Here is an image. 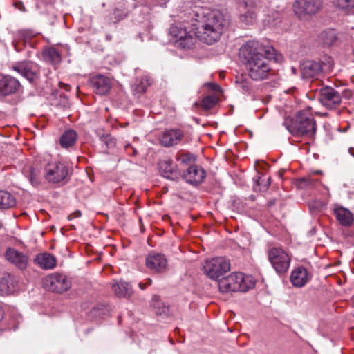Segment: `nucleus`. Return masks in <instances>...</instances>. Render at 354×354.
Returning a JSON list of instances; mask_svg holds the SVG:
<instances>
[{
  "label": "nucleus",
  "instance_id": "f257e3e1",
  "mask_svg": "<svg viewBox=\"0 0 354 354\" xmlns=\"http://www.w3.org/2000/svg\"><path fill=\"white\" fill-rule=\"evenodd\" d=\"M189 15L194 21L192 24V30H188L182 24H173L169 29L175 46L181 49L192 48L197 38L207 44H213L220 39L228 24L226 15L218 10L195 6Z\"/></svg>",
  "mask_w": 354,
  "mask_h": 354
},
{
  "label": "nucleus",
  "instance_id": "f03ea898",
  "mask_svg": "<svg viewBox=\"0 0 354 354\" xmlns=\"http://www.w3.org/2000/svg\"><path fill=\"white\" fill-rule=\"evenodd\" d=\"M281 57L272 46L258 40L247 41L245 44L246 70L248 76L254 81L267 79L271 71L270 60L278 62Z\"/></svg>",
  "mask_w": 354,
  "mask_h": 354
},
{
  "label": "nucleus",
  "instance_id": "7ed1b4c3",
  "mask_svg": "<svg viewBox=\"0 0 354 354\" xmlns=\"http://www.w3.org/2000/svg\"><path fill=\"white\" fill-rule=\"evenodd\" d=\"M283 124L295 136L313 138L316 133V122L310 110L299 111L295 118H286Z\"/></svg>",
  "mask_w": 354,
  "mask_h": 354
},
{
  "label": "nucleus",
  "instance_id": "20e7f679",
  "mask_svg": "<svg viewBox=\"0 0 354 354\" xmlns=\"http://www.w3.org/2000/svg\"><path fill=\"white\" fill-rule=\"evenodd\" d=\"M72 173V168L61 161L49 162L44 167V178L52 184H66L70 180Z\"/></svg>",
  "mask_w": 354,
  "mask_h": 354
},
{
  "label": "nucleus",
  "instance_id": "39448f33",
  "mask_svg": "<svg viewBox=\"0 0 354 354\" xmlns=\"http://www.w3.org/2000/svg\"><path fill=\"white\" fill-rule=\"evenodd\" d=\"M205 274L211 279L219 281L230 270V261L225 257H216L205 262Z\"/></svg>",
  "mask_w": 354,
  "mask_h": 354
},
{
  "label": "nucleus",
  "instance_id": "423d86ee",
  "mask_svg": "<svg viewBox=\"0 0 354 354\" xmlns=\"http://www.w3.org/2000/svg\"><path fill=\"white\" fill-rule=\"evenodd\" d=\"M268 258L272 268L278 274L288 272L290 261V255L281 247H272L268 250Z\"/></svg>",
  "mask_w": 354,
  "mask_h": 354
},
{
  "label": "nucleus",
  "instance_id": "0eeeda50",
  "mask_svg": "<svg viewBox=\"0 0 354 354\" xmlns=\"http://www.w3.org/2000/svg\"><path fill=\"white\" fill-rule=\"evenodd\" d=\"M12 69L30 82H35L39 77V66L30 61H23L12 66Z\"/></svg>",
  "mask_w": 354,
  "mask_h": 354
},
{
  "label": "nucleus",
  "instance_id": "6e6552de",
  "mask_svg": "<svg viewBox=\"0 0 354 354\" xmlns=\"http://www.w3.org/2000/svg\"><path fill=\"white\" fill-rule=\"evenodd\" d=\"M243 273L233 272L218 281V289L222 292L243 291Z\"/></svg>",
  "mask_w": 354,
  "mask_h": 354
},
{
  "label": "nucleus",
  "instance_id": "1a4fd4ad",
  "mask_svg": "<svg viewBox=\"0 0 354 354\" xmlns=\"http://www.w3.org/2000/svg\"><path fill=\"white\" fill-rule=\"evenodd\" d=\"M44 283L49 290L58 293L68 290L71 286L68 277L60 273H54L48 276L45 279Z\"/></svg>",
  "mask_w": 354,
  "mask_h": 354
},
{
  "label": "nucleus",
  "instance_id": "9d476101",
  "mask_svg": "<svg viewBox=\"0 0 354 354\" xmlns=\"http://www.w3.org/2000/svg\"><path fill=\"white\" fill-rule=\"evenodd\" d=\"M318 100L328 109H335L342 102L340 94L335 88L328 86L320 89Z\"/></svg>",
  "mask_w": 354,
  "mask_h": 354
},
{
  "label": "nucleus",
  "instance_id": "9b49d317",
  "mask_svg": "<svg viewBox=\"0 0 354 354\" xmlns=\"http://www.w3.org/2000/svg\"><path fill=\"white\" fill-rule=\"evenodd\" d=\"M145 265L151 271L160 273L167 270L168 261L163 254L150 253L146 257Z\"/></svg>",
  "mask_w": 354,
  "mask_h": 354
},
{
  "label": "nucleus",
  "instance_id": "f8f14e48",
  "mask_svg": "<svg viewBox=\"0 0 354 354\" xmlns=\"http://www.w3.org/2000/svg\"><path fill=\"white\" fill-rule=\"evenodd\" d=\"M4 257L10 263L21 270H25L28 267L29 262L28 257L13 248H7Z\"/></svg>",
  "mask_w": 354,
  "mask_h": 354
},
{
  "label": "nucleus",
  "instance_id": "ddd939ff",
  "mask_svg": "<svg viewBox=\"0 0 354 354\" xmlns=\"http://www.w3.org/2000/svg\"><path fill=\"white\" fill-rule=\"evenodd\" d=\"M322 5V0H297L295 5V11L300 17L315 15L319 10Z\"/></svg>",
  "mask_w": 354,
  "mask_h": 354
},
{
  "label": "nucleus",
  "instance_id": "4468645a",
  "mask_svg": "<svg viewBox=\"0 0 354 354\" xmlns=\"http://www.w3.org/2000/svg\"><path fill=\"white\" fill-rule=\"evenodd\" d=\"M21 88L19 80L9 75L0 78V96H8L17 93Z\"/></svg>",
  "mask_w": 354,
  "mask_h": 354
},
{
  "label": "nucleus",
  "instance_id": "2eb2a0df",
  "mask_svg": "<svg viewBox=\"0 0 354 354\" xmlns=\"http://www.w3.org/2000/svg\"><path fill=\"white\" fill-rule=\"evenodd\" d=\"M300 71L302 78H314L322 75L323 66L319 61L308 59L301 64Z\"/></svg>",
  "mask_w": 354,
  "mask_h": 354
},
{
  "label": "nucleus",
  "instance_id": "dca6fc26",
  "mask_svg": "<svg viewBox=\"0 0 354 354\" xmlns=\"http://www.w3.org/2000/svg\"><path fill=\"white\" fill-rule=\"evenodd\" d=\"M89 82L93 91L100 95L108 94L112 86L111 79L100 74L93 75Z\"/></svg>",
  "mask_w": 354,
  "mask_h": 354
},
{
  "label": "nucleus",
  "instance_id": "f3484780",
  "mask_svg": "<svg viewBox=\"0 0 354 354\" xmlns=\"http://www.w3.org/2000/svg\"><path fill=\"white\" fill-rule=\"evenodd\" d=\"M205 171L197 165L190 166L183 174V179L192 185H198L205 178Z\"/></svg>",
  "mask_w": 354,
  "mask_h": 354
},
{
  "label": "nucleus",
  "instance_id": "a211bd4d",
  "mask_svg": "<svg viewBox=\"0 0 354 354\" xmlns=\"http://www.w3.org/2000/svg\"><path fill=\"white\" fill-rule=\"evenodd\" d=\"M184 138L183 132L179 129L165 130L160 138L161 145L170 147L178 145Z\"/></svg>",
  "mask_w": 354,
  "mask_h": 354
},
{
  "label": "nucleus",
  "instance_id": "6ab92c4d",
  "mask_svg": "<svg viewBox=\"0 0 354 354\" xmlns=\"http://www.w3.org/2000/svg\"><path fill=\"white\" fill-rule=\"evenodd\" d=\"M159 171L164 178L171 180H178L180 176V173L171 160L160 162Z\"/></svg>",
  "mask_w": 354,
  "mask_h": 354
},
{
  "label": "nucleus",
  "instance_id": "aec40b11",
  "mask_svg": "<svg viewBox=\"0 0 354 354\" xmlns=\"http://www.w3.org/2000/svg\"><path fill=\"white\" fill-rule=\"evenodd\" d=\"M17 280L14 275L5 273L0 279V295L12 294L16 290Z\"/></svg>",
  "mask_w": 354,
  "mask_h": 354
},
{
  "label": "nucleus",
  "instance_id": "412c9836",
  "mask_svg": "<svg viewBox=\"0 0 354 354\" xmlns=\"http://www.w3.org/2000/svg\"><path fill=\"white\" fill-rule=\"evenodd\" d=\"M35 263L43 270H52L55 268L57 259L50 253L37 254L34 259Z\"/></svg>",
  "mask_w": 354,
  "mask_h": 354
},
{
  "label": "nucleus",
  "instance_id": "4be33fe9",
  "mask_svg": "<svg viewBox=\"0 0 354 354\" xmlns=\"http://www.w3.org/2000/svg\"><path fill=\"white\" fill-rule=\"evenodd\" d=\"M308 279V270L302 266L292 270L290 275V281L295 287H303Z\"/></svg>",
  "mask_w": 354,
  "mask_h": 354
},
{
  "label": "nucleus",
  "instance_id": "5701e85b",
  "mask_svg": "<svg viewBox=\"0 0 354 354\" xmlns=\"http://www.w3.org/2000/svg\"><path fill=\"white\" fill-rule=\"evenodd\" d=\"M38 35V32L33 29H21L16 33V38L15 39L14 47L17 51H21V49L19 47L18 43L22 41L26 44L30 39L35 37Z\"/></svg>",
  "mask_w": 354,
  "mask_h": 354
},
{
  "label": "nucleus",
  "instance_id": "b1692460",
  "mask_svg": "<svg viewBox=\"0 0 354 354\" xmlns=\"http://www.w3.org/2000/svg\"><path fill=\"white\" fill-rule=\"evenodd\" d=\"M334 214L339 223L344 226L351 225L354 221L353 214L343 207L335 208L334 209Z\"/></svg>",
  "mask_w": 354,
  "mask_h": 354
},
{
  "label": "nucleus",
  "instance_id": "393cba45",
  "mask_svg": "<svg viewBox=\"0 0 354 354\" xmlns=\"http://www.w3.org/2000/svg\"><path fill=\"white\" fill-rule=\"evenodd\" d=\"M112 290L118 297H129L133 293L131 286L123 281H114L112 283Z\"/></svg>",
  "mask_w": 354,
  "mask_h": 354
},
{
  "label": "nucleus",
  "instance_id": "a878e982",
  "mask_svg": "<svg viewBox=\"0 0 354 354\" xmlns=\"http://www.w3.org/2000/svg\"><path fill=\"white\" fill-rule=\"evenodd\" d=\"M22 173L32 186L37 187L39 185L40 171L39 169L31 165H26L24 167Z\"/></svg>",
  "mask_w": 354,
  "mask_h": 354
},
{
  "label": "nucleus",
  "instance_id": "bb28decb",
  "mask_svg": "<svg viewBox=\"0 0 354 354\" xmlns=\"http://www.w3.org/2000/svg\"><path fill=\"white\" fill-rule=\"evenodd\" d=\"M318 39L320 44L325 46H331L337 41V34L333 29H327L322 31Z\"/></svg>",
  "mask_w": 354,
  "mask_h": 354
},
{
  "label": "nucleus",
  "instance_id": "cd10ccee",
  "mask_svg": "<svg viewBox=\"0 0 354 354\" xmlns=\"http://www.w3.org/2000/svg\"><path fill=\"white\" fill-rule=\"evenodd\" d=\"M129 13V9L125 3H119L111 14L110 21L116 23L124 19Z\"/></svg>",
  "mask_w": 354,
  "mask_h": 354
},
{
  "label": "nucleus",
  "instance_id": "c85d7f7f",
  "mask_svg": "<svg viewBox=\"0 0 354 354\" xmlns=\"http://www.w3.org/2000/svg\"><path fill=\"white\" fill-rule=\"evenodd\" d=\"M15 197L7 191H0V209H6L15 207Z\"/></svg>",
  "mask_w": 354,
  "mask_h": 354
},
{
  "label": "nucleus",
  "instance_id": "c756f323",
  "mask_svg": "<svg viewBox=\"0 0 354 354\" xmlns=\"http://www.w3.org/2000/svg\"><path fill=\"white\" fill-rule=\"evenodd\" d=\"M43 57L45 62L51 64H57L61 62V55L54 47H49L44 50Z\"/></svg>",
  "mask_w": 354,
  "mask_h": 354
},
{
  "label": "nucleus",
  "instance_id": "7c9ffc66",
  "mask_svg": "<svg viewBox=\"0 0 354 354\" xmlns=\"http://www.w3.org/2000/svg\"><path fill=\"white\" fill-rule=\"evenodd\" d=\"M77 133L74 130L68 129L62 135L59 143L62 147L68 148L73 146L77 141Z\"/></svg>",
  "mask_w": 354,
  "mask_h": 354
},
{
  "label": "nucleus",
  "instance_id": "2f4dec72",
  "mask_svg": "<svg viewBox=\"0 0 354 354\" xmlns=\"http://www.w3.org/2000/svg\"><path fill=\"white\" fill-rule=\"evenodd\" d=\"M261 176L259 172L257 171V174L253 178V189L255 192H265L266 191L271 181V178L269 177L266 180V183L262 186L260 185Z\"/></svg>",
  "mask_w": 354,
  "mask_h": 354
},
{
  "label": "nucleus",
  "instance_id": "473e14b6",
  "mask_svg": "<svg viewBox=\"0 0 354 354\" xmlns=\"http://www.w3.org/2000/svg\"><path fill=\"white\" fill-rule=\"evenodd\" d=\"M151 84V79L145 76L140 78L139 82L135 85V91L138 93H143L146 91L147 87H149Z\"/></svg>",
  "mask_w": 354,
  "mask_h": 354
},
{
  "label": "nucleus",
  "instance_id": "72a5a7b5",
  "mask_svg": "<svg viewBox=\"0 0 354 354\" xmlns=\"http://www.w3.org/2000/svg\"><path fill=\"white\" fill-rule=\"evenodd\" d=\"M333 3L335 7L344 10H349L354 8V0H335Z\"/></svg>",
  "mask_w": 354,
  "mask_h": 354
},
{
  "label": "nucleus",
  "instance_id": "f704fd0d",
  "mask_svg": "<svg viewBox=\"0 0 354 354\" xmlns=\"http://www.w3.org/2000/svg\"><path fill=\"white\" fill-rule=\"evenodd\" d=\"M218 102V98L215 96L208 95L202 100L201 105L204 109H212Z\"/></svg>",
  "mask_w": 354,
  "mask_h": 354
},
{
  "label": "nucleus",
  "instance_id": "c9c22d12",
  "mask_svg": "<svg viewBox=\"0 0 354 354\" xmlns=\"http://www.w3.org/2000/svg\"><path fill=\"white\" fill-rule=\"evenodd\" d=\"M257 15L253 10H248L245 12V24L252 25L255 22Z\"/></svg>",
  "mask_w": 354,
  "mask_h": 354
},
{
  "label": "nucleus",
  "instance_id": "e433bc0d",
  "mask_svg": "<svg viewBox=\"0 0 354 354\" xmlns=\"http://www.w3.org/2000/svg\"><path fill=\"white\" fill-rule=\"evenodd\" d=\"M177 160L183 164H187L194 160V156L190 153H182L178 156Z\"/></svg>",
  "mask_w": 354,
  "mask_h": 354
},
{
  "label": "nucleus",
  "instance_id": "4c0bfd02",
  "mask_svg": "<svg viewBox=\"0 0 354 354\" xmlns=\"http://www.w3.org/2000/svg\"><path fill=\"white\" fill-rule=\"evenodd\" d=\"M256 281L251 276L245 275V292L255 286Z\"/></svg>",
  "mask_w": 354,
  "mask_h": 354
},
{
  "label": "nucleus",
  "instance_id": "58836bf2",
  "mask_svg": "<svg viewBox=\"0 0 354 354\" xmlns=\"http://www.w3.org/2000/svg\"><path fill=\"white\" fill-rule=\"evenodd\" d=\"M207 85L209 87V88H210L211 90H213L214 91L221 92V91H222L221 87L216 83L209 82V83H207Z\"/></svg>",
  "mask_w": 354,
  "mask_h": 354
},
{
  "label": "nucleus",
  "instance_id": "ea45409f",
  "mask_svg": "<svg viewBox=\"0 0 354 354\" xmlns=\"http://www.w3.org/2000/svg\"><path fill=\"white\" fill-rule=\"evenodd\" d=\"M81 215H82L81 212L77 210V211L74 212L73 213L69 214L68 216V220H72V219H73L75 218L80 217Z\"/></svg>",
  "mask_w": 354,
  "mask_h": 354
},
{
  "label": "nucleus",
  "instance_id": "a19ab883",
  "mask_svg": "<svg viewBox=\"0 0 354 354\" xmlns=\"http://www.w3.org/2000/svg\"><path fill=\"white\" fill-rule=\"evenodd\" d=\"M147 281H148V282H147V283H146V284L142 283H139L138 286H139V287H140V288L141 290H145V288H146V286H147V285H150V284H151V283H152V281H151V279H147Z\"/></svg>",
  "mask_w": 354,
  "mask_h": 354
},
{
  "label": "nucleus",
  "instance_id": "79ce46f5",
  "mask_svg": "<svg viewBox=\"0 0 354 354\" xmlns=\"http://www.w3.org/2000/svg\"><path fill=\"white\" fill-rule=\"evenodd\" d=\"M255 4L254 0H245V7L249 6L252 8Z\"/></svg>",
  "mask_w": 354,
  "mask_h": 354
},
{
  "label": "nucleus",
  "instance_id": "37998d69",
  "mask_svg": "<svg viewBox=\"0 0 354 354\" xmlns=\"http://www.w3.org/2000/svg\"><path fill=\"white\" fill-rule=\"evenodd\" d=\"M230 246L232 249L234 250H236V249H241V246L237 244L235 241H231V243H230Z\"/></svg>",
  "mask_w": 354,
  "mask_h": 354
},
{
  "label": "nucleus",
  "instance_id": "c03bdc74",
  "mask_svg": "<svg viewBox=\"0 0 354 354\" xmlns=\"http://www.w3.org/2000/svg\"><path fill=\"white\" fill-rule=\"evenodd\" d=\"M125 148H126L127 150H128V149H132V151H133L132 155L133 156H136V153H137L136 150L130 144H127L125 146Z\"/></svg>",
  "mask_w": 354,
  "mask_h": 354
},
{
  "label": "nucleus",
  "instance_id": "a18cd8bd",
  "mask_svg": "<svg viewBox=\"0 0 354 354\" xmlns=\"http://www.w3.org/2000/svg\"><path fill=\"white\" fill-rule=\"evenodd\" d=\"M112 139L110 138L109 136H106L104 138V141L107 144V145L109 144V141L111 142Z\"/></svg>",
  "mask_w": 354,
  "mask_h": 354
},
{
  "label": "nucleus",
  "instance_id": "49530a36",
  "mask_svg": "<svg viewBox=\"0 0 354 354\" xmlns=\"http://www.w3.org/2000/svg\"><path fill=\"white\" fill-rule=\"evenodd\" d=\"M40 1L45 4H50L53 2V0H40Z\"/></svg>",
  "mask_w": 354,
  "mask_h": 354
},
{
  "label": "nucleus",
  "instance_id": "de8ad7c7",
  "mask_svg": "<svg viewBox=\"0 0 354 354\" xmlns=\"http://www.w3.org/2000/svg\"><path fill=\"white\" fill-rule=\"evenodd\" d=\"M266 183V180H263L261 178V180H260V185L262 186L263 185H264V183Z\"/></svg>",
  "mask_w": 354,
  "mask_h": 354
},
{
  "label": "nucleus",
  "instance_id": "09e8293b",
  "mask_svg": "<svg viewBox=\"0 0 354 354\" xmlns=\"http://www.w3.org/2000/svg\"><path fill=\"white\" fill-rule=\"evenodd\" d=\"M291 70H292V72L294 74H296V73H297V69H296L295 67H292V68H291Z\"/></svg>",
  "mask_w": 354,
  "mask_h": 354
},
{
  "label": "nucleus",
  "instance_id": "8fccbe9b",
  "mask_svg": "<svg viewBox=\"0 0 354 354\" xmlns=\"http://www.w3.org/2000/svg\"><path fill=\"white\" fill-rule=\"evenodd\" d=\"M257 164H258V162H255V167H256L257 170Z\"/></svg>",
  "mask_w": 354,
  "mask_h": 354
},
{
  "label": "nucleus",
  "instance_id": "3c124183",
  "mask_svg": "<svg viewBox=\"0 0 354 354\" xmlns=\"http://www.w3.org/2000/svg\"><path fill=\"white\" fill-rule=\"evenodd\" d=\"M59 85H64V84H62V82H59Z\"/></svg>",
  "mask_w": 354,
  "mask_h": 354
},
{
  "label": "nucleus",
  "instance_id": "603ef678",
  "mask_svg": "<svg viewBox=\"0 0 354 354\" xmlns=\"http://www.w3.org/2000/svg\"><path fill=\"white\" fill-rule=\"evenodd\" d=\"M353 54H354V48H353Z\"/></svg>",
  "mask_w": 354,
  "mask_h": 354
}]
</instances>
